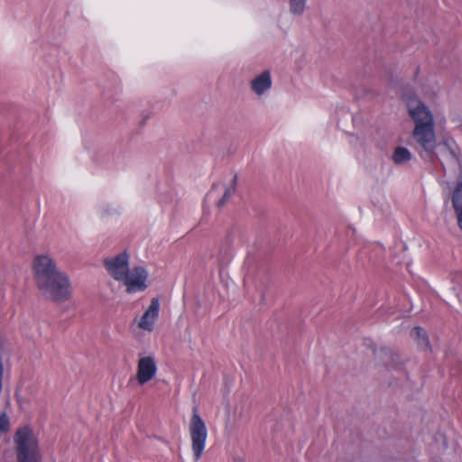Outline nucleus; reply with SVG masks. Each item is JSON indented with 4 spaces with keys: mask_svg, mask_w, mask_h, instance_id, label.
<instances>
[{
    "mask_svg": "<svg viewBox=\"0 0 462 462\" xmlns=\"http://www.w3.org/2000/svg\"><path fill=\"white\" fill-rule=\"evenodd\" d=\"M410 116L414 122L413 138L426 152H432L436 148L434 117L429 107L417 97L406 100Z\"/></svg>",
    "mask_w": 462,
    "mask_h": 462,
    "instance_id": "obj_1",
    "label": "nucleus"
},
{
    "mask_svg": "<svg viewBox=\"0 0 462 462\" xmlns=\"http://www.w3.org/2000/svg\"><path fill=\"white\" fill-rule=\"evenodd\" d=\"M14 440L16 445L18 462H40L38 439L31 427L19 428L14 436Z\"/></svg>",
    "mask_w": 462,
    "mask_h": 462,
    "instance_id": "obj_2",
    "label": "nucleus"
},
{
    "mask_svg": "<svg viewBox=\"0 0 462 462\" xmlns=\"http://www.w3.org/2000/svg\"><path fill=\"white\" fill-rule=\"evenodd\" d=\"M38 290L47 299L55 302H64L71 296L72 284L69 275L60 270Z\"/></svg>",
    "mask_w": 462,
    "mask_h": 462,
    "instance_id": "obj_3",
    "label": "nucleus"
},
{
    "mask_svg": "<svg viewBox=\"0 0 462 462\" xmlns=\"http://www.w3.org/2000/svg\"><path fill=\"white\" fill-rule=\"evenodd\" d=\"M189 430L191 439V448L194 460L198 461L201 457L206 448L208 430L206 423L199 415L197 408H193L192 410V415L189 424Z\"/></svg>",
    "mask_w": 462,
    "mask_h": 462,
    "instance_id": "obj_4",
    "label": "nucleus"
},
{
    "mask_svg": "<svg viewBox=\"0 0 462 462\" xmlns=\"http://www.w3.org/2000/svg\"><path fill=\"white\" fill-rule=\"evenodd\" d=\"M59 271L56 261L49 254H38L34 257L32 272L38 289Z\"/></svg>",
    "mask_w": 462,
    "mask_h": 462,
    "instance_id": "obj_5",
    "label": "nucleus"
},
{
    "mask_svg": "<svg viewBox=\"0 0 462 462\" xmlns=\"http://www.w3.org/2000/svg\"><path fill=\"white\" fill-rule=\"evenodd\" d=\"M125 276L121 283L125 286L128 294L143 292L148 288L149 273L143 266L135 265L130 268Z\"/></svg>",
    "mask_w": 462,
    "mask_h": 462,
    "instance_id": "obj_6",
    "label": "nucleus"
},
{
    "mask_svg": "<svg viewBox=\"0 0 462 462\" xmlns=\"http://www.w3.org/2000/svg\"><path fill=\"white\" fill-rule=\"evenodd\" d=\"M129 254L124 251L116 255L106 257L103 261V264L107 273L116 282L126 278L129 267Z\"/></svg>",
    "mask_w": 462,
    "mask_h": 462,
    "instance_id": "obj_7",
    "label": "nucleus"
},
{
    "mask_svg": "<svg viewBox=\"0 0 462 462\" xmlns=\"http://www.w3.org/2000/svg\"><path fill=\"white\" fill-rule=\"evenodd\" d=\"M157 373V365L153 357H141L137 365L136 380L143 385L152 380Z\"/></svg>",
    "mask_w": 462,
    "mask_h": 462,
    "instance_id": "obj_8",
    "label": "nucleus"
},
{
    "mask_svg": "<svg viewBox=\"0 0 462 462\" xmlns=\"http://www.w3.org/2000/svg\"><path fill=\"white\" fill-rule=\"evenodd\" d=\"M159 312L160 301L157 298H153L138 321L139 328L145 331H152L158 319Z\"/></svg>",
    "mask_w": 462,
    "mask_h": 462,
    "instance_id": "obj_9",
    "label": "nucleus"
},
{
    "mask_svg": "<svg viewBox=\"0 0 462 462\" xmlns=\"http://www.w3.org/2000/svg\"><path fill=\"white\" fill-rule=\"evenodd\" d=\"M272 86L273 79L268 69L262 71L250 81V88L257 97L266 95L271 90Z\"/></svg>",
    "mask_w": 462,
    "mask_h": 462,
    "instance_id": "obj_10",
    "label": "nucleus"
},
{
    "mask_svg": "<svg viewBox=\"0 0 462 462\" xmlns=\"http://www.w3.org/2000/svg\"><path fill=\"white\" fill-rule=\"evenodd\" d=\"M412 159V153L411 151L404 146H397L394 148L391 160L397 166H402L411 162Z\"/></svg>",
    "mask_w": 462,
    "mask_h": 462,
    "instance_id": "obj_11",
    "label": "nucleus"
},
{
    "mask_svg": "<svg viewBox=\"0 0 462 462\" xmlns=\"http://www.w3.org/2000/svg\"><path fill=\"white\" fill-rule=\"evenodd\" d=\"M411 337L416 341L420 350L426 351L430 349V340L425 329L420 327H415L411 331Z\"/></svg>",
    "mask_w": 462,
    "mask_h": 462,
    "instance_id": "obj_12",
    "label": "nucleus"
},
{
    "mask_svg": "<svg viewBox=\"0 0 462 462\" xmlns=\"http://www.w3.org/2000/svg\"><path fill=\"white\" fill-rule=\"evenodd\" d=\"M451 200L455 212L462 211V181H457L454 187Z\"/></svg>",
    "mask_w": 462,
    "mask_h": 462,
    "instance_id": "obj_13",
    "label": "nucleus"
},
{
    "mask_svg": "<svg viewBox=\"0 0 462 462\" xmlns=\"http://www.w3.org/2000/svg\"><path fill=\"white\" fill-rule=\"evenodd\" d=\"M307 0H289L290 13L293 15H301L304 13Z\"/></svg>",
    "mask_w": 462,
    "mask_h": 462,
    "instance_id": "obj_14",
    "label": "nucleus"
},
{
    "mask_svg": "<svg viewBox=\"0 0 462 462\" xmlns=\"http://www.w3.org/2000/svg\"><path fill=\"white\" fill-rule=\"evenodd\" d=\"M236 186V176H234L230 181L228 187L225 189L223 197L218 200L217 207H222L229 198L235 193Z\"/></svg>",
    "mask_w": 462,
    "mask_h": 462,
    "instance_id": "obj_15",
    "label": "nucleus"
},
{
    "mask_svg": "<svg viewBox=\"0 0 462 462\" xmlns=\"http://www.w3.org/2000/svg\"><path fill=\"white\" fill-rule=\"evenodd\" d=\"M9 418L5 413L0 415V432L5 433L9 430Z\"/></svg>",
    "mask_w": 462,
    "mask_h": 462,
    "instance_id": "obj_16",
    "label": "nucleus"
},
{
    "mask_svg": "<svg viewBox=\"0 0 462 462\" xmlns=\"http://www.w3.org/2000/svg\"><path fill=\"white\" fill-rule=\"evenodd\" d=\"M457 217L458 227L462 230V211L456 212Z\"/></svg>",
    "mask_w": 462,
    "mask_h": 462,
    "instance_id": "obj_17",
    "label": "nucleus"
},
{
    "mask_svg": "<svg viewBox=\"0 0 462 462\" xmlns=\"http://www.w3.org/2000/svg\"><path fill=\"white\" fill-rule=\"evenodd\" d=\"M341 110H342V112H343V113H345V108H344V107H341ZM346 116L348 118L353 119L352 115H351L347 110H346Z\"/></svg>",
    "mask_w": 462,
    "mask_h": 462,
    "instance_id": "obj_18",
    "label": "nucleus"
}]
</instances>
